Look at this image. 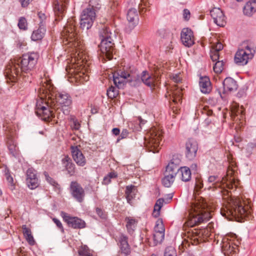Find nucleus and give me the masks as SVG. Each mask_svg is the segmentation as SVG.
I'll return each mask as SVG.
<instances>
[{
	"mask_svg": "<svg viewBox=\"0 0 256 256\" xmlns=\"http://www.w3.org/2000/svg\"><path fill=\"white\" fill-rule=\"evenodd\" d=\"M38 55L36 52H28L24 54L18 60V65L20 66V72L16 66L7 68L6 72V76L8 83L16 82L18 80L26 82H30L28 77L24 73H28L32 70L37 63Z\"/></svg>",
	"mask_w": 256,
	"mask_h": 256,
	"instance_id": "obj_1",
	"label": "nucleus"
},
{
	"mask_svg": "<svg viewBox=\"0 0 256 256\" xmlns=\"http://www.w3.org/2000/svg\"><path fill=\"white\" fill-rule=\"evenodd\" d=\"M252 211L250 207L243 200L236 198L230 200L227 206L221 210V214L226 218L232 216L238 219H243L248 218ZM238 221L242 222L240 220H238Z\"/></svg>",
	"mask_w": 256,
	"mask_h": 256,
	"instance_id": "obj_2",
	"label": "nucleus"
},
{
	"mask_svg": "<svg viewBox=\"0 0 256 256\" xmlns=\"http://www.w3.org/2000/svg\"><path fill=\"white\" fill-rule=\"evenodd\" d=\"M113 81L118 88H122L126 82L132 87L137 88L142 85L140 74L134 67L128 70H120L113 76Z\"/></svg>",
	"mask_w": 256,
	"mask_h": 256,
	"instance_id": "obj_3",
	"label": "nucleus"
},
{
	"mask_svg": "<svg viewBox=\"0 0 256 256\" xmlns=\"http://www.w3.org/2000/svg\"><path fill=\"white\" fill-rule=\"evenodd\" d=\"M99 36L100 43L98 47L102 56L111 60L114 50L113 38L115 34L111 32L109 28L104 26L99 30Z\"/></svg>",
	"mask_w": 256,
	"mask_h": 256,
	"instance_id": "obj_4",
	"label": "nucleus"
},
{
	"mask_svg": "<svg viewBox=\"0 0 256 256\" xmlns=\"http://www.w3.org/2000/svg\"><path fill=\"white\" fill-rule=\"evenodd\" d=\"M255 53L256 50L254 48L247 46L244 48L238 50L234 56V61L238 66H244L254 58Z\"/></svg>",
	"mask_w": 256,
	"mask_h": 256,
	"instance_id": "obj_5",
	"label": "nucleus"
},
{
	"mask_svg": "<svg viewBox=\"0 0 256 256\" xmlns=\"http://www.w3.org/2000/svg\"><path fill=\"white\" fill-rule=\"evenodd\" d=\"M96 17V10L93 6H89L84 9L80 14V28L82 29L88 30L92 26Z\"/></svg>",
	"mask_w": 256,
	"mask_h": 256,
	"instance_id": "obj_6",
	"label": "nucleus"
},
{
	"mask_svg": "<svg viewBox=\"0 0 256 256\" xmlns=\"http://www.w3.org/2000/svg\"><path fill=\"white\" fill-rule=\"evenodd\" d=\"M162 132L154 128L150 132L148 140H145V146L149 152L156 153L159 152L160 141L162 140Z\"/></svg>",
	"mask_w": 256,
	"mask_h": 256,
	"instance_id": "obj_7",
	"label": "nucleus"
},
{
	"mask_svg": "<svg viewBox=\"0 0 256 256\" xmlns=\"http://www.w3.org/2000/svg\"><path fill=\"white\" fill-rule=\"evenodd\" d=\"M60 216L69 227L74 229H81L86 227L85 222L78 217L72 216L64 212H61Z\"/></svg>",
	"mask_w": 256,
	"mask_h": 256,
	"instance_id": "obj_8",
	"label": "nucleus"
},
{
	"mask_svg": "<svg viewBox=\"0 0 256 256\" xmlns=\"http://www.w3.org/2000/svg\"><path fill=\"white\" fill-rule=\"evenodd\" d=\"M76 34L74 22H68V24L64 28L62 35L68 40L69 38L70 42H72V46L76 48L78 46V38H76Z\"/></svg>",
	"mask_w": 256,
	"mask_h": 256,
	"instance_id": "obj_9",
	"label": "nucleus"
},
{
	"mask_svg": "<svg viewBox=\"0 0 256 256\" xmlns=\"http://www.w3.org/2000/svg\"><path fill=\"white\" fill-rule=\"evenodd\" d=\"M70 192L72 196L78 202H82L85 197L84 189L76 182H72L70 184Z\"/></svg>",
	"mask_w": 256,
	"mask_h": 256,
	"instance_id": "obj_10",
	"label": "nucleus"
},
{
	"mask_svg": "<svg viewBox=\"0 0 256 256\" xmlns=\"http://www.w3.org/2000/svg\"><path fill=\"white\" fill-rule=\"evenodd\" d=\"M222 251L226 256H235L238 251V244L228 238H224L222 241Z\"/></svg>",
	"mask_w": 256,
	"mask_h": 256,
	"instance_id": "obj_11",
	"label": "nucleus"
},
{
	"mask_svg": "<svg viewBox=\"0 0 256 256\" xmlns=\"http://www.w3.org/2000/svg\"><path fill=\"white\" fill-rule=\"evenodd\" d=\"M205 205L198 204L194 208V210L196 212L197 216L194 218V222L196 223H201L204 222L209 220L210 218V214L206 212L204 209Z\"/></svg>",
	"mask_w": 256,
	"mask_h": 256,
	"instance_id": "obj_12",
	"label": "nucleus"
},
{
	"mask_svg": "<svg viewBox=\"0 0 256 256\" xmlns=\"http://www.w3.org/2000/svg\"><path fill=\"white\" fill-rule=\"evenodd\" d=\"M198 150L197 142L192 139L188 140L186 144V156L189 160H192L196 156Z\"/></svg>",
	"mask_w": 256,
	"mask_h": 256,
	"instance_id": "obj_13",
	"label": "nucleus"
},
{
	"mask_svg": "<svg viewBox=\"0 0 256 256\" xmlns=\"http://www.w3.org/2000/svg\"><path fill=\"white\" fill-rule=\"evenodd\" d=\"M70 150L72 158L77 165L80 166H84L86 163V160L78 146H71Z\"/></svg>",
	"mask_w": 256,
	"mask_h": 256,
	"instance_id": "obj_14",
	"label": "nucleus"
},
{
	"mask_svg": "<svg viewBox=\"0 0 256 256\" xmlns=\"http://www.w3.org/2000/svg\"><path fill=\"white\" fill-rule=\"evenodd\" d=\"M46 106H42L40 110L36 111V114L37 116L42 117L43 120L46 121L54 118L56 113L58 112V109L54 112L50 108L48 103H46Z\"/></svg>",
	"mask_w": 256,
	"mask_h": 256,
	"instance_id": "obj_15",
	"label": "nucleus"
},
{
	"mask_svg": "<svg viewBox=\"0 0 256 256\" xmlns=\"http://www.w3.org/2000/svg\"><path fill=\"white\" fill-rule=\"evenodd\" d=\"M180 40L186 46L190 47L194 44L192 30L188 28H184L181 32Z\"/></svg>",
	"mask_w": 256,
	"mask_h": 256,
	"instance_id": "obj_16",
	"label": "nucleus"
},
{
	"mask_svg": "<svg viewBox=\"0 0 256 256\" xmlns=\"http://www.w3.org/2000/svg\"><path fill=\"white\" fill-rule=\"evenodd\" d=\"M214 22L220 26H224L226 24V18L222 11L219 8H214L210 12Z\"/></svg>",
	"mask_w": 256,
	"mask_h": 256,
	"instance_id": "obj_17",
	"label": "nucleus"
},
{
	"mask_svg": "<svg viewBox=\"0 0 256 256\" xmlns=\"http://www.w3.org/2000/svg\"><path fill=\"white\" fill-rule=\"evenodd\" d=\"M118 244L122 253L125 256L129 255L130 253V246L128 244V238L124 234H120L118 237Z\"/></svg>",
	"mask_w": 256,
	"mask_h": 256,
	"instance_id": "obj_18",
	"label": "nucleus"
},
{
	"mask_svg": "<svg viewBox=\"0 0 256 256\" xmlns=\"http://www.w3.org/2000/svg\"><path fill=\"white\" fill-rule=\"evenodd\" d=\"M126 18L129 23V26L131 29H133L138 24L139 18L137 10L136 8H130L128 10Z\"/></svg>",
	"mask_w": 256,
	"mask_h": 256,
	"instance_id": "obj_19",
	"label": "nucleus"
},
{
	"mask_svg": "<svg viewBox=\"0 0 256 256\" xmlns=\"http://www.w3.org/2000/svg\"><path fill=\"white\" fill-rule=\"evenodd\" d=\"M62 164L64 170L67 171L70 176L74 175L75 173L76 166L72 160L68 155H66L62 160Z\"/></svg>",
	"mask_w": 256,
	"mask_h": 256,
	"instance_id": "obj_20",
	"label": "nucleus"
},
{
	"mask_svg": "<svg viewBox=\"0 0 256 256\" xmlns=\"http://www.w3.org/2000/svg\"><path fill=\"white\" fill-rule=\"evenodd\" d=\"M140 82L146 86L152 88L154 86L155 78L152 76L148 71H143L140 74Z\"/></svg>",
	"mask_w": 256,
	"mask_h": 256,
	"instance_id": "obj_21",
	"label": "nucleus"
},
{
	"mask_svg": "<svg viewBox=\"0 0 256 256\" xmlns=\"http://www.w3.org/2000/svg\"><path fill=\"white\" fill-rule=\"evenodd\" d=\"M199 85L200 91L204 94H208L212 90L211 82L208 76H201L200 78Z\"/></svg>",
	"mask_w": 256,
	"mask_h": 256,
	"instance_id": "obj_22",
	"label": "nucleus"
},
{
	"mask_svg": "<svg viewBox=\"0 0 256 256\" xmlns=\"http://www.w3.org/2000/svg\"><path fill=\"white\" fill-rule=\"evenodd\" d=\"M224 88V93L228 92H232L238 88L236 82L231 78H226L222 82Z\"/></svg>",
	"mask_w": 256,
	"mask_h": 256,
	"instance_id": "obj_23",
	"label": "nucleus"
},
{
	"mask_svg": "<svg viewBox=\"0 0 256 256\" xmlns=\"http://www.w3.org/2000/svg\"><path fill=\"white\" fill-rule=\"evenodd\" d=\"M256 12V0H250L243 8L244 15L250 16Z\"/></svg>",
	"mask_w": 256,
	"mask_h": 256,
	"instance_id": "obj_24",
	"label": "nucleus"
},
{
	"mask_svg": "<svg viewBox=\"0 0 256 256\" xmlns=\"http://www.w3.org/2000/svg\"><path fill=\"white\" fill-rule=\"evenodd\" d=\"M136 192L137 189L136 186L130 185L126 186L125 194L127 202L128 204H132V200L135 197Z\"/></svg>",
	"mask_w": 256,
	"mask_h": 256,
	"instance_id": "obj_25",
	"label": "nucleus"
},
{
	"mask_svg": "<svg viewBox=\"0 0 256 256\" xmlns=\"http://www.w3.org/2000/svg\"><path fill=\"white\" fill-rule=\"evenodd\" d=\"M58 102L62 107H68L72 104V99L66 93H60L58 96Z\"/></svg>",
	"mask_w": 256,
	"mask_h": 256,
	"instance_id": "obj_26",
	"label": "nucleus"
},
{
	"mask_svg": "<svg viewBox=\"0 0 256 256\" xmlns=\"http://www.w3.org/2000/svg\"><path fill=\"white\" fill-rule=\"evenodd\" d=\"M46 32V28L42 24H40L38 29L33 32L31 38L34 41H37L42 40Z\"/></svg>",
	"mask_w": 256,
	"mask_h": 256,
	"instance_id": "obj_27",
	"label": "nucleus"
},
{
	"mask_svg": "<svg viewBox=\"0 0 256 256\" xmlns=\"http://www.w3.org/2000/svg\"><path fill=\"white\" fill-rule=\"evenodd\" d=\"M8 146L10 152L15 158L18 157L20 154L16 142L12 138H9L8 141Z\"/></svg>",
	"mask_w": 256,
	"mask_h": 256,
	"instance_id": "obj_28",
	"label": "nucleus"
},
{
	"mask_svg": "<svg viewBox=\"0 0 256 256\" xmlns=\"http://www.w3.org/2000/svg\"><path fill=\"white\" fill-rule=\"evenodd\" d=\"M180 168L174 163V162H170L166 167L165 173L170 174V176L176 177L177 174L180 172Z\"/></svg>",
	"mask_w": 256,
	"mask_h": 256,
	"instance_id": "obj_29",
	"label": "nucleus"
},
{
	"mask_svg": "<svg viewBox=\"0 0 256 256\" xmlns=\"http://www.w3.org/2000/svg\"><path fill=\"white\" fill-rule=\"evenodd\" d=\"M22 233L28 242L31 246L35 244V241L32 234L31 230L26 225L22 226Z\"/></svg>",
	"mask_w": 256,
	"mask_h": 256,
	"instance_id": "obj_30",
	"label": "nucleus"
},
{
	"mask_svg": "<svg viewBox=\"0 0 256 256\" xmlns=\"http://www.w3.org/2000/svg\"><path fill=\"white\" fill-rule=\"evenodd\" d=\"M54 11L56 16V20L60 21L64 16V8L58 2L54 4Z\"/></svg>",
	"mask_w": 256,
	"mask_h": 256,
	"instance_id": "obj_31",
	"label": "nucleus"
},
{
	"mask_svg": "<svg viewBox=\"0 0 256 256\" xmlns=\"http://www.w3.org/2000/svg\"><path fill=\"white\" fill-rule=\"evenodd\" d=\"M180 172L181 174V180L185 182H188L191 179L192 173L190 168L188 166L180 168Z\"/></svg>",
	"mask_w": 256,
	"mask_h": 256,
	"instance_id": "obj_32",
	"label": "nucleus"
},
{
	"mask_svg": "<svg viewBox=\"0 0 256 256\" xmlns=\"http://www.w3.org/2000/svg\"><path fill=\"white\" fill-rule=\"evenodd\" d=\"M164 204V198H158L156 200L154 206V212L152 214L154 217L157 218L160 216V210Z\"/></svg>",
	"mask_w": 256,
	"mask_h": 256,
	"instance_id": "obj_33",
	"label": "nucleus"
},
{
	"mask_svg": "<svg viewBox=\"0 0 256 256\" xmlns=\"http://www.w3.org/2000/svg\"><path fill=\"white\" fill-rule=\"evenodd\" d=\"M164 176L162 179V184L166 188H170L174 181L175 177L164 172Z\"/></svg>",
	"mask_w": 256,
	"mask_h": 256,
	"instance_id": "obj_34",
	"label": "nucleus"
},
{
	"mask_svg": "<svg viewBox=\"0 0 256 256\" xmlns=\"http://www.w3.org/2000/svg\"><path fill=\"white\" fill-rule=\"evenodd\" d=\"M126 226L128 232L130 234L133 232L136 226V220L130 217H126Z\"/></svg>",
	"mask_w": 256,
	"mask_h": 256,
	"instance_id": "obj_35",
	"label": "nucleus"
},
{
	"mask_svg": "<svg viewBox=\"0 0 256 256\" xmlns=\"http://www.w3.org/2000/svg\"><path fill=\"white\" fill-rule=\"evenodd\" d=\"M4 175H5L6 180L8 181V182L9 184L10 188L12 190H14V179L10 174V170L7 168H6L4 169Z\"/></svg>",
	"mask_w": 256,
	"mask_h": 256,
	"instance_id": "obj_36",
	"label": "nucleus"
},
{
	"mask_svg": "<svg viewBox=\"0 0 256 256\" xmlns=\"http://www.w3.org/2000/svg\"><path fill=\"white\" fill-rule=\"evenodd\" d=\"M78 253L80 256H90L92 254L90 250L86 245L80 247Z\"/></svg>",
	"mask_w": 256,
	"mask_h": 256,
	"instance_id": "obj_37",
	"label": "nucleus"
},
{
	"mask_svg": "<svg viewBox=\"0 0 256 256\" xmlns=\"http://www.w3.org/2000/svg\"><path fill=\"white\" fill-rule=\"evenodd\" d=\"M154 243L155 244L162 242L164 238V232H154L153 234Z\"/></svg>",
	"mask_w": 256,
	"mask_h": 256,
	"instance_id": "obj_38",
	"label": "nucleus"
},
{
	"mask_svg": "<svg viewBox=\"0 0 256 256\" xmlns=\"http://www.w3.org/2000/svg\"><path fill=\"white\" fill-rule=\"evenodd\" d=\"M44 176L45 179L54 188H60V186L58 184V182L52 178L50 176L48 173L46 172H44Z\"/></svg>",
	"mask_w": 256,
	"mask_h": 256,
	"instance_id": "obj_39",
	"label": "nucleus"
},
{
	"mask_svg": "<svg viewBox=\"0 0 256 256\" xmlns=\"http://www.w3.org/2000/svg\"><path fill=\"white\" fill-rule=\"evenodd\" d=\"M26 184L28 187L31 190H34L36 188L39 186L38 180L37 178H30V180L26 182Z\"/></svg>",
	"mask_w": 256,
	"mask_h": 256,
	"instance_id": "obj_40",
	"label": "nucleus"
},
{
	"mask_svg": "<svg viewBox=\"0 0 256 256\" xmlns=\"http://www.w3.org/2000/svg\"><path fill=\"white\" fill-rule=\"evenodd\" d=\"M149 3L144 0H142L138 5L139 12L140 14H144L148 10Z\"/></svg>",
	"mask_w": 256,
	"mask_h": 256,
	"instance_id": "obj_41",
	"label": "nucleus"
},
{
	"mask_svg": "<svg viewBox=\"0 0 256 256\" xmlns=\"http://www.w3.org/2000/svg\"><path fill=\"white\" fill-rule=\"evenodd\" d=\"M224 62L222 60L217 61L213 67L214 72L217 74L220 73L224 70Z\"/></svg>",
	"mask_w": 256,
	"mask_h": 256,
	"instance_id": "obj_42",
	"label": "nucleus"
},
{
	"mask_svg": "<svg viewBox=\"0 0 256 256\" xmlns=\"http://www.w3.org/2000/svg\"><path fill=\"white\" fill-rule=\"evenodd\" d=\"M164 228L162 220H158L156 224L154 232H164Z\"/></svg>",
	"mask_w": 256,
	"mask_h": 256,
	"instance_id": "obj_43",
	"label": "nucleus"
},
{
	"mask_svg": "<svg viewBox=\"0 0 256 256\" xmlns=\"http://www.w3.org/2000/svg\"><path fill=\"white\" fill-rule=\"evenodd\" d=\"M118 90L116 88L111 86L107 90V95L110 98H114L118 95Z\"/></svg>",
	"mask_w": 256,
	"mask_h": 256,
	"instance_id": "obj_44",
	"label": "nucleus"
},
{
	"mask_svg": "<svg viewBox=\"0 0 256 256\" xmlns=\"http://www.w3.org/2000/svg\"><path fill=\"white\" fill-rule=\"evenodd\" d=\"M18 26L20 29L26 30L28 29V23L25 18L20 17L19 18Z\"/></svg>",
	"mask_w": 256,
	"mask_h": 256,
	"instance_id": "obj_45",
	"label": "nucleus"
},
{
	"mask_svg": "<svg viewBox=\"0 0 256 256\" xmlns=\"http://www.w3.org/2000/svg\"><path fill=\"white\" fill-rule=\"evenodd\" d=\"M173 102L175 104H178L179 102H182V94L180 90L174 92Z\"/></svg>",
	"mask_w": 256,
	"mask_h": 256,
	"instance_id": "obj_46",
	"label": "nucleus"
},
{
	"mask_svg": "<svg viewBox=\"0 0 256 256\" xmlns=\"http://www.w3.org/2000/svg\"><path fill=\"white\" fill-rule=\"evenodd\" d=\"M31 178H37L36 172L34 169L28 168L26 172V182L30 180Z\"/></svg>",
	"mask_w": 256,
	"mask_h": 256,
	"instance_id": "obj_47",
	"label": "nucleus"
},
{
	"mask_svg": "<svg viewBox=\"0 0 256 256\" xmlns=\"http://www.w3.org/2000/svg\"><path fill=\"white\" fill-rule=\"evenodd\" d=\"M164 256H177V255L175 249L172 246H170L166 248Z\"/></svg>",
	"mask_w": 256,
	"mask_h": 256,
	"instance_id": "obj_48",
	"label": "nucleus"
},
{
	"mask_svg": "<svg viewBox=\"0 0 256 256\" xmlns=\"http://www.w3.org/2000/svg\"><path fill=\"white\" fill-rule=\"evenodd\" d=\"M220 178L218 176H210L208 177V183L212 184V185H214L220 182Z\"/></svg>",
	"mask_w": 256,
	"mask_h": 256,
	"instance_id": "obj_49",
	"label": "nucleus"
},
{
	"mask_svg": "<svg viewBox=\"0 0 256 256\" xmlns=\"http://www.w3.org/2000/svg\"><path fill=\"white\" fill-rule=\"evenodd\" d=\"M129 132L128 130L126 129H123L121 133L120 134V136L118 138L116 142H120V140L126 138L128 136Z\"/></svg>",
	"mask_w": 256,
	"mask_h": 256,
	"instance_id": "obj_50",
	"label": "nucleus"
},
{
	"mask_svg": "<svg viewBox=\"0 0 256 256\" xmlns=\"http://www.w3.org/2000/svg\"><path fill=\"white\" fill-rule=\"evenodd\" d=\"M52 221L56 225V226L60 230V231L62 233H64V228L63 226H62V222H60V221L56 218H53Z\"/></svg>",
	"mask_w": 256,
	"mask_h": 256,
	"instance_id": "obj_51",
	"label": "nucleus"
},
{
	"mask_svg": "<svg viewBox=\"0 0 256 256\" xmlns=\"http://www.w3.org/2000/svg\"><path fill=\"white\" fill-rule=\"evenodd\" d=\"M46 103H48L46 100L41 99L40 102H38L36 104V110H40V108L42 106H46Z\"/></svg>",
	"mask_w": 256,
	"mask_h": 256,
	"instance_id": "obj_52",
	"label": "nucleus"
},
{
	"mask_svg": "<svg viewBox=\"0 0 256 256\" xmlns=\"http://www.w3.org/2000/svg\"><path fill=\"white\" fill-rule=\"evenodd\" d=\"M96 213L101 218L104 219V218H106V213L101 208H96Z\"/></svg>",
	"mask_w": 256,
	"mask_h": 256,
	"instance_id": "obj_53",
	"label": "nucleus"
},
{
	"mask_svg": "<svg viewBox=\"0 0 256 256\" xmlns=\"http://www.w3.org/2000/svg\"><path fill=\"white\" fill-rule=\"evenodd\" d=\"M182 15L184 20L186 21H188L190 18V12L186 8L183 10Z\"/></svg>",
	"mask_w": 256,
	"mask_h": 256,
	"instance_id": "obj_54",
	"label": "nucleus"
},
{
	"mask_svg": "<svg viewBox=\"0 0 256 256\" xmlns=\"http://www.w3.org/2000/svg\"><path fill=\"white\" fill-rule=\"evenodd\" d=\"M72 128L74 130H78L80 128V124L79 122L78 121V120L73 118L72 120Z\"/></svg>",
	"mask_w": 256,
	"mask_h": 256,
	"instance_id": "obj_55",
	"label": "nucleus"
},
{
	"mask_svg": "<svg viewBox=\"0 0 256 256\" xmlns=\"http://www.w3.org/2000/svg\"><path fill=\"white\" fill-rule=\"evenodd\" d=\"M219 54L217 52L211 51L210 58L213 62L216 61L219 59Z\"/></svg>",
	"mask_w": 256,
	"mask_h": 256,
	"instance_id": "obj_56",
	"label": "nucleus"
},
{
	"mask_svg": "<svg viewBox=\"0 0 256 256\" xmlns=\"http://www.w3.org/2000/svg\"><path fill=\"white\" fill-rule=\"evenodd\" d=\"M222 48H223L222 44L220 42H218L214 46L213 51L217 52H218L219 51L221 50Z\"/></svg>",
	"mask_w": 256,
	"mask_h": 256,
	"instance_id": "obj_57",
	"label": "nucleus"
},
{
	"mask_svg": "<svg viewBox=\"0 0 256 256\" xmlns=\"http://www.w3.org/2000/svg\"><path fill=\"white\" fill-rule=\"evenodd\" d=\"M171 78L172 80L176 83L180 82L182 80V78L178 74H173Z\"/></svg>",
	"mask_w": 256,
	"mask_h": 256,
	"instance_id": "obj_58",
	"label": "nucleus"
},
{
	"mask_svg": "<svg viewBox=\"0 0 256 256\" xmlns=\"http://www.w3.org/2000/svg\"><path fill=\"white\" fill-rule=\"evenodd\" d=\"M32 0H19L22 8H26Z\"/></svg>",
	"mask_w": 256,
	"mask_h": 256,
	"instance_id": "obj_59",
	"label": "nucleus"
},
{
	"mask_svg": "<svg viewBox=\"0 0 256 256\" xmlns=\"http://www.w3.org/2000/svg\"><path fill=\"white\" fill-rule=\"evenodd\" d=\"M173 197V194H168L166 196V198L164 199V204H168L169 203L170 200H172Z\"/></svg>",
	"mask_w": 256,
	"mask_h": 256,
	"instance_id": "obj_60",
	"label": "nucleus"
},
{
	"mask_svg": "<svg viewBox=\"0 0 256 256\" xmlns=\"http://www.w3.org/2000/svg\"><path fill=\"white\" fill-rule=\"evenodd\" d=\"M39 18L41 20L40 24H42V22L46 19V16L42 12H38V14Z\"/></svg>",
	"mask_w": 256,
	"mask_h": 256,
	"instance_id": "obj_61",
	"label": "nucleus"
},
{
	"mask_svg": "<svg viewBox=\"0 0 256 256\" xmlns=\"http://www.w3.org/2000/svg\"><path fill=\"white\" fill-rule=\"evenodd\" d=\"M111 182V179L106 175L104 178L102 184L108 185Z\"/></svg>",
	"mask_w": 256,
	"mask_h": 256,
	"instance_id": "obj_62",
	"label": "nucleus"
},
{
	"mask_svg": "<svg viewBox=\"0 0 256 256\" xmlns=\"http://www.w3.org/2000/svg\"><path fill=\"white\" fill-rule=\"evenodd\" d=\"M195 186L197 188L200 189L202 187L203 184L200 180L196 179Z\"/></svg>",
	"mask_w": 256,
	"mask_h": 256,
	"instance_id": "obj_63",
	"label": "nucleus"
},
{
	"mask_svg": "<svg viewBox=\"0 0 256 256\" xmlns=\"http://www.w3.org/2000/svg\"><path fill=\"white\" fill-rule=\"evenodd\" d=\"M107 175L110 179L116 178L118 176L117 173L114 171L108 173Z\"/></svg>",
	"mask_w": 256,
	"mask_h": 256,
	"instance_id": "obj_64",
	"label": "nucleus"
}]
</instances>
